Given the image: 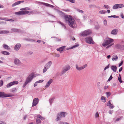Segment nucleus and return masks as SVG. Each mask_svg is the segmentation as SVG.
<instances>
[{
    "instance_id": "nucleus-1",
    "label": "nucleus",
    "mask_w": 124,
    "mask_h": 124,
    "mask_svg": "<svg viewBox=\"0 0 124 124\" xmlns=\"http://www.w3.org/2000/svg\"><path fill=\"white\" fill-rule=\"evenodd\" d=\"M64 18L65 20L68 22L69 25L71 27L73 28H76L77 24L74 22L75 20L71 16L65 15L64 16Z\"/></svg>"
},
{
    "instance_id": "nucleus-2",
    "label": "nucleus",
    "mask_w": 124,
    "mask_h": 124,
    "mask_svg": "<svg viewBox=\"0 0 124 124\" xmlns=\"http://www.w3.org/2000/svg\"><path fill=\"white\" fill-rule=\"evenodd\" d=\"M34 77V74L32 73L29 75L26 78L24 84L23 85V87H25L27 84L33 80Z\"/></svg>"
},
{
    "instance_id": "nucleus-3",
    "label": "nucleus",
    "mask_w": 124,
    "mask_h": 124,
    "mask_svg": "<svg viewBox=\"0 0 124 124\" xmlns=\"http://www.w3.org/2000/svg\"><path fill=\"white\" fill-rule=\"evenodd\" d=\"M66 112H62L60 113H58L57 114V118L56 121H57L61 120L62 118H64L67 115Z\"/></svg>"
},
{
    "instance_id": "nucleus-4",
    "label": "nucleus",
    "mask_w": 124,
    "mask_h": 124,
    "mask_svg": "<svg viewBox=\"0 0 124 124\" xmlns=\"http://www.w3.org/2000/svg\"><path fill=\"white\" fill-rule=\"evenodd\" d=\"M114 40L113 39L110 38H108V39L104 41L102 43V45L103 46L105 47L108 45H109L111 43L113 42Z\"/></svg>"
},
{
    "instance_id": "nucleus-5",
    "label": "nucleus",
    "mask_w": 124,
    "mask_h": 124,
    "mask_svg": "<svg viewBox=\"0 0 124 124\" xmlns=\"http://www.w3.org/2000/svg\"><path fill=\"white\" fill-rule=\"evenodd\" d=\"M86 42L87 43L91 44H94L95 42L93 41L92 38L91 36H89L86 37L85 39Z\"/></svg>"
},
{
    "instance_id": "nucleus-6",
    "label": "nucleus",
    "mask_w": 124,
    "mask_h": 124,
    "mask_svg": "<svg viewBox=\"0 0 124 124\" xmlns=\"http://www.w3.org/2000/svg\"><path fill=\"white\" fill-rule=\"evenodd\" d=\"M14 94H9L8 93H4L3 92H0V98H3L14 96Z\"/></svg>"
},
{
    "instance_id": "nucleus-7",
    "label": "nucleus",
    "mask_w": 124,
    "mask_h": 124,
    "mask_svg": "<svg viewBox=\"0 0 124 124\" xmlns=\"http://www.w3.org/2000/svg\"><path fill=\"white\" fill-rule=\"evenodd\" d=\"M92 33L91 30L88 29L85 30L83 31L81 34V36L83 37H86L87 36L89 35Z\"/></svg>"
},
{
    "instance_id": "nucleus-8",
    "label": "nucleus",
    "mask_w": 124,
    "mask_h": 124,
    "mask_svg": "<svg viewBox=\"0 0 124 124\" xmlns=\"http://www.w3.org/2000/svg\"><path fill=\"white\" fill-rule=\"evenodd\" d=\"M70 68V67L68 65H67L64 66L63 68V70L62 72V74L65 73L66 71H67Z\"/></svg>"
},
{
    "instance_id": "nucleus-9",
    "label": "nucleus",
    "mask_w": 124,
    "mask_h": 124,
    "mask_svg": "<svg viewBox=\"0 0 124 124\" xmlns=\"http://www.w3.org/2000/svg\"><path fill=\"white\" fill-rule=\"evenodd\" d=\"M18 83L17 81H15L13 82H12L8 84L7 85L6 88H9L13 85L17 84Z\"/></svg>"
},
{
    "instance_id": "nucleus-10",
    "label": "nucleus",
    "mask_w": 124,
    "mask_h": 124,
    "mask_svg": "<svg viewBox=\"0 0 124 124\" xmlns=\"http://www.w3.org/2000/svg\"><path fill=\"white\" fill-rule=\"evenodd\" d=\"M39 101V100L38 98H34L33 100L32 107H33L34 106H36L38 103Z\"/></svg>"
},
{
    "instance_id": "nucleus-11",
    "label": "nucleus",
    "mask_w": 124,
    "mask_h": 124,
    "mask_svg": "<svg viewBox=\"0 0 124 124\" xmlns=\"http://www.w3.org/2000/svg\"><path fill=\"white\" fill-rule=\"evenodd\" d=\"M87 66V64H85L83 66L80 67H79L77 64H76V69L79 70H82L84 69V68L86 67Z\"/></svg>"
},
{
    "instance_id": "nucleus-12",
    "label": "nucleus",
    "mask_w": 124,
    "mask_h": 124,
    "mask_svg": "<svg viewBox=\"0 0 124 124\" xmlns=\"http://www.w3.org/2000/svg\"><path fill=\"white\" fill-rule=\"evenodd\" d=\"M21 44L20 43H18L15 46V50L16 51L18 50L21 47Z\"/></svg>"
},
{
    "instance_id": "nucleus-13",
    "label": "nucleus",
    "mask_w": 124,
    "mask_h": 124,
    "mask_svg": "<svg viewBox=\"0 0 124 124\" xmlns=\"http://www.w3.org/2000/svg\"><path fill=\"white\" fill-rule=\"evenodd\" d=\"M53 80L52 79L49 80L47 82L46 85L45 86V87L47 88L49 87L51 83L52 82Z\"/></svg>"
},
{
    "instance_id": "nucleus-14",
    "label": "nucleus",
    "mask_w": 124,
    "mask_h": 124,
    "mask_svg": "<svg viewBox=\"0 0 124 124\" xmlns=\"http://www.w3.org/2000/svg\"><path fill=\"white\" fill-rule=\"evenodd\" d=\"M118 30L116 29H114L111 32V34L116 35L118 32Z\"/></svg>"
},
{
    "instance_id": "nucleus-15",
    "label": "nucleus",
    "mask_w": 124,
    "mask_h": 124,
    "mask_svg": "<svg viewBox=\"0 0 124 124\" xmlns=\"http://www.w3.org/2000/svg\"><path fill=\"white\" fill-rule=\"evenodd\" d=\"M11 30L13 32H16L21 33L22 32L21 30L13 28L11 29Z\"/></svg>"
},
{
    "instance_id": "nucleus-16",
    "label": "nucleus",
    "mask_w": 124,
    "mask_h": 124,
    "mask_svg": "<svg viewBox=\"0 0 124 124\" xmlns=\"http://www.w3.org/2000/svg\"><path fill=\"white\" fill-rule=\"evenodd\" d=\"M14 62L15 64L17 65H19L21 63L20 60L17 58L15 59Z\"/></svg>"
},
{
    "instance_id": "nucleus-17",
    "label": "nucleus",
    "mask_w": 124,
    "mask_h": 124,
    "mask_svg": "<svg viewBox=\"0 0 124 124\" xmlns=\"http://www.w3.org/2000/svg\"><path fill=\"white\" fill-rule=\"evenodd\" d=\"M41 4H42L43 5H45L46 7H50L52 8L54 7V6H53V5H52L48 3H44V2H41Z\"/></svg>"
},
{
    "instance_id": "nucleus-18",
    "label": "nucleus",
    "mask_w": 124,
    "mask_h": 124,
    "mask_svg": "<svg viewBox=\"0 0 124 124\" xmlns=\"http://www.w3.org/2000/svg\"><path fill=\"white\" fill-rule=\"evenodd\" d=\"M111 69L114 72H116L117 67L116 65H112L110 67Z\"/></svg>"
},
{
    "instance_id": "nucleus-19",
    "label": "nucleus",
    "mask_w": 124,
    "mask_h": 124,
    "mask_svg": "<svg viewBox=\"0 0 124 124\" xmlns=\"http://www.w3.org/2000/svg\"><path fill=\"white\" fill-rule=\"evenodd\" d=\"M52 64V62L51 61H49L45 65V66L46 67L49 69L50 67Z\"/></svg>"
},
{
    "instance_id": "nucleus-20",
    "label": "nucleus",
    "mask_w": 124,
    "mask_h": 124,
    "mask_svg": "<svg viewBox=\"0 0 124 124\" xmlns=\"http://www.w3.org/2000/svg\"><path fill=\"white\" fill-rule=\"evenodd\" d=\"M79 46V44H76L74 45L73 46H72L71 47H70L68 48H66V50H67L73 49L74 48H76V47L78 46Z\"/></svg>"
},
{
    "instance_id": "nucleus-21",
    "label": "nucleus",
    "mask_w": 124,
    "mask_h": 124,
    "mask_svg": "<svg viewBox=\"0 0 124 124\" xmlns=\"http://www.w3.org/2000/svg\"><path fill=\"white\" fill-rule=\"evenodd\" d=\"M0 34H8L9 33V31L6 30H0Z\"/></svg>"
},
{
    "instance_id": "nucleus-22",
    "label": "nucleus",
    "mask_w": 124,
    "mask_h": 124,
    "mask_svg": "<svg viewBox=\"0 0 124 124\" xmlns=\"http://www.w3.org/2000/svg\"><path fill=\"white\" fill-rule=\"evenodd\" d=\"M2 46L3 48L9 50L10 48L9 47L5 44H4L2 45Z\"/></svg>"
},
{
    "instance_id": "nucleus-23",
    "label": "nucleus",
    "mask_w": 124,
    "mask_h": 124,
    "mask_svg": "<svg viewBox=\"0 0 124 124\" xmlns=\"http://www.w3.org/2000/svg\"><path fill=\"white\" fill-rule=\"evenodd\" d=\"M63 50L62 46L59 48H58L56 49V50L58 51H59L61 53H62Z\"/></svg>"
},
{
    "instance_id": "nucleus-24",
    "label": "nucleus",
    "mask_w": 124,
    "mask_h": 124,
    "mask_svg": "<svg viewBox=\"0 0 124 124\" xmlns=\"http://www.w3.org/2000/svg\"><path fill=\"white\" fill-rule=\"evenodd\" d=\"M118 58L117 55H114L113 56V58H112V60L113 61H116Z\"/></svg>"
},
{
    "instance_id": "nucleus-25",
    "label": "nucleus",
    "mask_w": 124,
    "mask_h": 124,
    "mask_svg": "<svg viewBox=\"0 0 124 124\" xmlns=\"http://www.w3.org/2000/svg\"><path fill=\"white\" fill-rule=\"evenodd\" d=\"M122 45L119 44H116V47L117 49H119L120 50L121 49Z\"/></svg>"
},
{
    "instance_id": "nucleus-26",
    "label": "nucleus",
    "mask_w": 124,
    "mask_h": 124,
    "mask_svg": "<svg viewBox=\"0 0 124 124\" xmlns=\"http://www.w3.org/2000/svg\"><path fill=\"white\" fill-rule=\"evenodd\" d=\"M2 54L6 55H9L10 53L9 52L6 51H2L1 52Z\"/></svg>"
},
{
    "instance_id": "nucleus-27",
    "label": "nucleus",
    "mask_w": 124,
    "mask_h": 124,
    "mask_svg": "<svg viewBox=\"0 0 124 124\" xmlns=\"http://www.w3.org/2000/svg\"><path fill=\"white\" fill-rule=\"evenodd\" d=\"M101 100H102V101L103 102H105L106 101V99L104 96H101Z\"/></svg>"
},
{
    "instance_id": "nucleus-28",
    "label": "nucleus",
    "mask_w": 124,
    "mask_h": 124,
    "mask_svg": "<svg viewBox=\"0 0 124 124\" xmlns=\"http://www.w3.org/2000/svg\"><path fill=\"white\" fill-rule=\"evenodd\" d=\"M29 12V11L27 10L22 11V15H25L28 14Z\"/></svg>"
},
{
    "instance_id": "nucleus-29",
    "label": "nucleus",
    "mask_w": 124,
    "mask_h": 124,
    "mask_svg": "<svg viewBox=\"0 0 124 124\" xmlns=\"http://www.w3.org/2000/svg\"><path fill=\"white\" fill-rule=\"evenodd\" d=\"M10 90L11 92L13 93H15L16 92L17 89L16 88H14L11 89Z\"/></svg>"
},
{
    "instance_id": "nucleus-30",
    "label": "nucleus",
    "mask_w": 124,
    "mask_h": 124,
    "mask_svg": "<svg viewBox=\"0 0 124 124\" xmlns=\"http://www.w3.org/2000/svg\"><path fill=\"white\" fill-rule=\"evenodd\" d=\"M112 8L113 9H116L117 8H118V4H116L114 5L113 7Z\"/></svg>"
},
{
    "instance_id": "nucleus-31",
    "label": "nucleus",
    "mask_w": 124,
    "mask_h": 124,
    "mask_svg": "<svg viewBox=\"0 0 124 124\" xmlns=\"http://www.w3.org/2000/svg\"><path fill=\"white\" fill-rule=\"evenodd\" d=\"M118 5V8H122L124 7V4H117Z\"/></svg>"
},
{
    "instance_id": "nucleus-32",
    "label": "nucleus",
    "mask_w": 124,
    "mask_h": 124,
    "mask_svg": "<svg viewBox=\"0 0 124 124\" xmlns=\"http://www.w3.org/2000/svg\"><path fill=\"white\" fill-rule=\"evenodd\" d=\"M30 9V8H29L26 7L23 8H22L20 9L21 10H29Z\"/></svg>"
},
{
    "instance_id": "nucleus-33",
    "label": "nucleus",
    "mask_w": 124,
    "mask_h": 124,
    "mask_svg": "<svg viewBox=\"0 0 124 124\" xmlns=\"http://www.w3.org/2000/svg\"><path fill=\"white\" fill-rule=\"evenodd\" d=\"M15 14L18 15H22V11L16 12L15 13Z\"/></svg>"
},
{
    "instance_id": "nucleus-34",
    "label": "nucleus",
    "mask_w": 124,
    "mask_h": 124,
    "mask_svg": "<svg viewBox=\"0 0 124 124\" xmlns=\"http://www.w3.org/2000/svg\"><path fill=\"white\" fill-rule=\"evenodd\" d=\"M108 18H111L113 17L114 18H119V16H116V15H112L111 16H108Z\"/></svg>"
},
{
    "instance_id": "nucleus-35",
    "label": "nucleus",
    "mask_w": 124,
    "mask_h": 124,
    "mask_svg": "<svg viewBox=\"0 0 124 124\" xmlns=\"http://www.w3.org/2000/svg\"><path fill=\"white\" fill-rule=\"evenodd\" d=\"M25 40L27 41H31L32 42H34L35 40L33 39H26Z\"/></svg>"
},
{
    "instance_id": "nucleus-36",
    "label": "nucleus",
    "mask_w": 124,
    "mask_h": 124,
    "mask_svg": "<svg viewBox=\"0 0 124 124\" xmlns=\"http://www.w3.org/2000/svg\"><path fill=\"white\" fill-rule=\"evenodd\" d=\"M100 28V26L98 24L95 25V26L94 28L96 30H98Z\"/></svg>"
},
{
    "instance_id": "nucleus-37",
    "label": "nucleus",
    "mask_w": 124,
    "mask_h": 124,
    "mask_svg": "<svg viewBox=\"0 0 124 124\" xmlns=\"http://www.w3.org/2000/svg\"><path fill=\"white\" fill-rule=\"evenodd\" d=\"M54 99V98H52L49 99V101L51 105V104L52 103V102L53 101Z\"/></svg>"
},
{
    "instance_id": "nucleus-38",
    "label": "nucleus",
    "mask_w": 124,
    "mask_h": 124,
    "mask_svg": "<svg viewBox=\"0 0 124 124\" xmlns=\"http://www.w3.org/2000/svg\"><path fill=\"white\" fill-rule=\"evenodd\" d=\"M48 68L46 67H45V66H44V69L43 70V72L44 73L47 70Z\"/></svg>"
},
{
    "instance_id": "nucleus-39",
    "label": "nucleus",
    "mask_w": 124,
    "mask_h": 124,
    "mask_svg": "<svg viewBox=\"0 0 124 124\" xmlns=\"http://www.w3.org/2000/svg\"><path fill=\"white\" fill-rule=\"evenodd\" d=\"M99 12L100 14H105L106 12L105 10H103L99 11Z\"/></svg>"
},
{
    "instance_id": "nucleus-40",
    "label": "nucleus",
    "mask_w": 124,
    "mask_h": 124,
    "mask_svg": "<svg viewBox=\"0 0 124 124\" xmlns=\"http://www.w3.org/2000/svg\"><path fill=\"white\" fill-rule=\"evenodd\" d=\"M106 94L107 96V97H109L111 95V93L109 92H106Z\"/></svg>"
},
{
    "instance_id": "nucleus-41",
    "label": "nucleus",
    "mask_w": 124,
    "mask_h": 124,
    "mask_svg": "<svg viewBox=\"0 0 124 124\" xmlns=\"http://www.w3.org/2000/svg\"><path fill=\"white\" fill-rule=\"evenodd\" d=\"M37 117L39 118L41 120H43V118L42 116L40 115H38L37 116Z\"/></svg>"
},
{
    "instance_id": "nucleus-42",
    "label": "nucleus",
    "mask_w": 124,
    "mask_h": 124,
    "mask_svg": "<svg viewBox=\"0 0 124 124\" xmlns=\"http://www.w3.org/2000/svg\"><path fill=\"white\" fill-rule=\"evenodd\" d=\"M18 5V4L17 1L13 4L12 5V7H14Z\"/></svg>"
},
{
    "instance_id": "nucleus-43",
    "label": "nucleus",
    "mask_w": 124,
    "mask_h": 124,
    "mask_svg": "<svg viewBox=\"0 0 124 124\" xmlns=\"http://www.w3.org/2000/svg\"><path fill=\"white\" fill-rule=\"evenodd\" d=\"M36 121L37 124H39L40 123H41L40 120L38 118L36 119Z\"/></svg>"
},
{
    "instance_id": "nucleus-44",
    "label": "nucleus",
    "mask_w": 124,
    "mask_h": 124,
    "mask_svg": "<svg viewBox=\"0 0 124 124\" xmlns=\"http://www.w3.org/2000/svg\"><path fill=\"white\" fill-rule=\"evenodd\" d=\"M33 53V52L31 51H28L27 52L26 54L27 55H31Z\"/></svg>"
},
{
    "instance_id": "nucleus-45",
    "label": "nucleus",
    "mask_w": 124,
    "mask_h": 124,
    "mask_svg": "<svg viewBox=\"0 0 124 124\" xmlns=\"http://www.w3.org/2000/svg\"><path fill=\"white\" fill-rule=\"evenodd\" d=\"M3 80H1L0 81V87L3 86Z\"/></svg>"
},
{
    "instance_id": "nucleus-46",
    "label": "nucleus",
    "mask_w": 124,
    "mask_h": 124,
    "mask_svg": "<svg viewBox=\"0 0 124 124\" xmlns=\"http://www.w3.org/2000/svg\"><path fill=\"white\" fill-rule=\"evenodd\" d=\"M111 102H110V100L108 102L107 104V105L108 106H110V105L111 104Z\"/></svg>"
},
{
    "instance_id": "nucleus-47",
    "label": "nucleus",
    "mask_w": 124,
    "mask_h": 124,
    "mask_svg": "<svg viewBox=\"0 0 124 124\" xmlns=\"http://www.w3.org/2000/svg\"><path fill=\"white\" fill-rule=\"evenodd\" d=\"M103 23L106 26L107 24V21L106 19H105L103 21Z\"/></svg>"
},
{
    "instance_id": "nucleus-48",
    "label": "nucleus",
    "mask_w": 124,
    "mask_h": 124,
    "mask_svg": "<svg viewBox=\"0 0 124 124\" xmlns=\"http://www.w3.org/2000/svg\"><path fill=\"white\" fill-rule=\"evenodd\" d=\"M114 44H112L108 45H107V46L106 47V49H108V48H109L112 45H113Z\"/></svg>"
},
{
    "instance_id": "nucleus-49",
    "label": "nucleus",
    "mask_w": 124,
    "mask_h": 124,
    "mask_svg": "<svg viewBox=\"0 0 124 124\" xmlns=\"http://www.w3.org/2000/svg\"><path fill=\"white\" fill-rule=\"evenodd\" d=\"M113 78V77H112V75H111L109 78L108 80V81H110Z\"/></svg>"
},
{
    "instance_id": "nucleus-50",
    "label": "nucleus",
    "mask_w": 124,
    "mask_h": 124,
    "mask_svg": "<svg viewBox=\"0 0 124 124\" xmlns=\"http://www.w3.org/2000/svg\"><path fill=\"white\" fill-rule=\"evenodd\" d=\"M122 118L123 117H121L119 118H117L116 119V121H119L120 120L122 119Z\"/></svg>"
},
{
    "instance_id": "nucleus-51",
    "label": "nucleus",
    "mask_w": 124,
    "mask_h": 124,
    "mask_svg": "<svg viewBox=\"0 0 124 124\" xmlns=\"http://www.w3.org/2000/svg\"><path fill=\"white\" fill-rule=\"evenodd\" d=\"M77 11L81 13H83L84 12L82 10L79 9H77Z\"/></svg>"
},
{
    "instance_id": "nucleus-52",
    "label": "nucleus",
    "mask_w": 124,
    "mask_h": 124,
    "mask_svg": "<svg viewBox=\"0 0 124 124\" xmlns=\"http://www.w3.org/2000/svg\"><path fill=\"white\" fill-rule=\"evenodd\" d=\"M66 1H69L70 2L72 3H74L75 2V0H66Z\"/></svg>"
},
{
    "instance_id": "nucleus-53",
    "label": "nucleus",
    "mask_w": 124,
    "mask_h": 124,
    "mask_svg": "<svg viewBox=\"0 0 124 124\" xmlns=\"http://www.w3.org/2000/svg\"><path fill=\"white\" fill-rule=\"evenodd\" d=\"M109 64L106 67H105L104 68V70H105L106 69H108L109 67Z\"/></svg>"
},
{
    "instance_id": "nucleus-54",
    "label": "nucleus",
    "mask_w": 124,
    "mask_h": 124,
    "mask_svg": "<svg viewBox=\"0 0 124 124\" xmlns=\"http://www.w3.org/2000/svg\"><path fill=\"white\" fill-rule=\"evenodd\" d=\"M103 7L105 8L108 9L109 8V6L108 5H104L103 6Z\"/></svg>"
},
{
    "instance_id": "nucleus-55",
    "label": "nucleus",
    "mask_w": 124,
    "mask_h": 124,
    "mask_svg": "<svg viewBox=\"0 0 124 124\" xmlns=\"http://www.w3.org/2000/svg\"><path fill=\"white\" fill-rule=\"evenodd\" d=\"M55 41H61V40L60 39H59L58 38H56V39H55Z\"/></svg>"
},
{
    "instance_id": "nucleus-56",
    "label": "nucleus",
    "mask_w": 124,
    "mask_h": 124,
    "mask_svg": "<svg viewBox=\"0 0 124 124\" xmlns=\"http://www.w3.org/2000/svg\"><path fill=\"white\" fill-rule=\"evenodd\" d=\"M99 116V113H98V112H97L95 114V116L96 118H97V117H98Z\"/></svg>"
},
{
    "instance_id": "nucleus-57",
    "label": "nucleus",
    "mask_w": 124,
    "mask_h": 124,
    "mask_svg": "<svg viewBox=\"0 0 124 124\" xmlns=\"http://www.w3.org/2000/svg\"><path fill=\"white\" fill-rule=\"evenodd\" d=\"M109 107L110 108L112 109L114 107V106H113V104H111L110 106H109Z\"/></svg>"
},
{
    "instance_id": "nucleus-58",
    "label": "nucleus",
    "mask_w": 124,
    "mask_h": 124,
    "mask_svg": "<svg viewBox=\"0 0 124 124\" xmlns=\"http://www.w3.org/2000/svg\"><path fill=\"white\" fill-rule=\"evenodd\" d=\"M123 61H122L120 63L119 65V67L122 65L123 64Z\"/></svg>"
},
{
    "instance_id": "nucleus-59",
    "label": "nucleus",
    "mask_w": 124,
    "mask_h": 124,
    "mask_svg": "<svg viewBox=\"0 0 124 124\" xmlns=\"http://www.w3.org/2000/svg\"><path fill=\"white\" fill-rule=\"evenodd\" d=\"M118 80L120 83H121L123 82V81L121 80V78H118Z\"/></svg>"
},
{
    "instance_id": "nucleus-60",
    "label": "nucleus",
    "mask_w": 124,
    "mask_h": 124,
    "mask_svg": "<svg viewBox=\"0 0 124 124\" xmlns=\"http://www.w3.org/2000/svg\"><path fill=\"white\" fill-rule=\"evenodd\" d=\"M43 81L44 80L42 79L37 81V82H38V83H41L43 82Z\"/></svg>"
},
{
    "instance_id": "nucleus-61",
    "label": "nucleus",
    "mask_w": 124,
    "mask_h": 124,
    "mask_svg": "<svg viewBox=\"0 0 124 124\" xmlns=\"http://www.w3.org/2000/svg\"><path fill=\"white\" fill-rule=\"evenodd\" d=\"M90 6L91 8L96 7V5H91Z\"/></svg>"
},
{
    "instance_id": "nucleus-62",
    "label": "nucleus",
    "mask_w": 124,
    "mask_h": 124,
    "mask_svg": "<svg viewBox=\"0 0 124 124\" xmlns=\"http://www.w3.org/2000/svg\"><path fill=\"white\" fill-rule=\"evenodd\" d=\"M7 21H11V22H13L14 21L13 20L11 19H7Z\"/></svg>"
},
{
    "instance_id": "nucleus-63",
    "label": "nucleus",
    "mask_w": 124,
    "mask_h": 124,
    "mask_svg": "<svg viewBox=\"0 0 124 124\" xmlns=\"http://www.w3.org/2000/svg\"><path fill=\"white\" fill-rule=\"evenodd\" d=\"M24 2V1L23 0L21 1H18V5L20 4L21 3H23Z\"/></svg>"
},
{
    "instance_id": "nucleus-64",
    "label": "nucleus",
    "mask_w": 124,
    "mask_h": 124,
    "mask_svg": "<svg viewBox=\"0 0 124 124\" xmlns=\"http://www.w3.org/2000/svg\"><path fill=\"white\" fill-rule=\"evenodd\" d=\"M0 124H6L4 122L0 121Z\"/></svg>"
}]
</instances>
